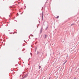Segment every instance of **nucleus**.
Returning <instances> with one entry per match:
<instances>
[{
	"mask_svg": "<svg viewBox=\"0 0 79 79\" xmlns=\"http://www.w3.org/2000/svg\"><path fill=\"white\" fill-rule=\"evenodd\" d=\"M74 79H76V78H74Z\"/></svg>",
	"mask_w": 79,
	"mask_h": 79,
	"instance_id": "nucleus-7",
	"label": "nucleus"
},
{
	"mask_svg": "<svg viewBox=\"0 0 79 79\" xmlns=\"http://www.w3.org/2000/svg\"><path fill=\"white\" fill-rule=\"evenodd\" d=\"M42 19L43 20L44 19V13L42 12Z\"/></svg>",
	"mask_w": 79,
	"mask_h": 79,
	"instance_id": "nucleus-1",
	"label": "nucleus"
},
{
	"mask_svg": "<svg viewBox=\"0 0 79 79\" xmlns=\"http://www.w3.org/2000/svg\"><path fill=\"white\" fill-rule=\"evenodd\" d=\"M67 62V61H66L65 62V63H66Z\"/></svg>",
	"mask_w": 79,
	"mask_h": 79,
	"instance_id": "nucleus-5",
	"label": "nucleus"
},
{
	"mask_svg": "<svg viewBox=\"0 0 79 79\" xmlns=\"http://www.w3.org/2000/svg\"><path fill=\"white\" fill-rule=\"evenodd\" d=\"M41 67V66H39V69H40V68Z\"/></svg>",
	"mask_w": 79,
	"mask_h": 79,
	"instance_id": "nucleus-4",
	"label": "nucleus"
},
{
	"mask_svg": "<svg viewBox=\"0 0 79 79\" xmlns=\"http://www.w3.org/2000/svg\"><path fill=\"white\" fill-rule=\"evenodd\" d=\"M59 18V16H57L56 18Z\"/></svg>",
	"mask_w": 79,
	"mask_h": 79,
	"instance_id": "nucleus-3",
	"label": "nucleus"
},
{
	"mask_svg": "<svg viewBox=\"0 0 79 79\" xmlns=\"http://www.w3.org/2000/svg\"><path fill=\"white\" fill-rule=\"evenodd\" d=\"M47 37V35H45V38H46Z\"/></svg>",
	"mask_w": 79,
	"mask_h": 79,
	"instance_id": "nucleus-2",
	"label": "nucleus"
},
{
	"mask_svg": "<svg viewBox=\"0 0 79 79\" xmlns=\"http://www.w3.org/2000/svg\"><path fill=\"white\" fill-rule=\"evenodd\" d=\"M65 63H64V64H65Z\"/></svg>",
	"mask_w": 79,
	"mask_h": 79,
	"instance_id": "nucleus-6",
	"label": "nucleus"
}]
</instances>
